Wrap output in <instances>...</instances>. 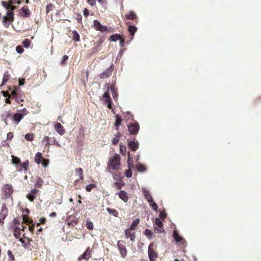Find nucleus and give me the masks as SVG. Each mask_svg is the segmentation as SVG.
<instances>
[{"label":"nucleus","mask_w":261,"mask_h":261,"mask_svg":"<svg viewBox=\"0 0 261 261\" xmlns=\"http://www.w3.org/2000/svg\"><path fill=\"white\" fill-rule=\"evenodd\" d=\"M13 137V134L12 132H9L7 134V139L11 140Z\"/></svg>","instance_id":"nucleus-63"},{"label":"nucleus","mask_w":261,"mask_h":261,"mask_svg":"<svg viewBox=\"0 0 261 261\" xmlns=\"http://www.w3.org/2000/svg\"><path fill=\"white\" fill-rule=\"evenodd\" d=\"M16 49L17 52L19 54H21L23 51V49L21 46H17Z\"/></svg>","instance_id":"nucleus-59"},{"label":"nucleus","mask_w":261,"mask_h":261,"mask_svg":"<svg viewBox=\"0 0 261 261\" xmlns=\"http://www.w3.org/2000/svg\"><path fill=\"white\" fill-rule=\"evenodd\" d=\"M72 40L75 42L80 41V35L78 33V32L74 30V31H72Z\"/></svg>","instance_id":"nucleus-28"},{"label":"nucleus","mask_w":261,"mask_h":261,"mask_svg":"<svg viewBox=\"0 0 261 261\" xmlns=\"http://www.w3.org/2000/svg\"><path fill=\"white\" fill-rule=\"evenodd\" d=\"M125 17L127 20H136L138 22V19L136 14L134 11H129L125 14Z\"/></svg>","instance_id":"nucleus-15"},{"label":"nucleus","mask_w":261,"mask_h":261,"mask_svg":"<svg viewBox=\"0 0 261 261\" xmlns=\"http://www.w3.org/2000/svg\"><path fill=\"white\" fill-rule=\"evenodd\" d=\"M20 231L21 229L19 227H15L14 228L13 234L16 239L19 238L21 235Z\"/></svg>","instance_id":"nucleus-34"},{"label":"nucleus","mask_w":261,"mask_h":261,"mask_svg":"<svg viewBox=\"0 0 261 261\" xmlns=\"http://www.w3.org/2000/svg\"><path fill=\"white\" fill-rule=\"evenodd\" d=\"M87 2L92 6H94L96 5V0H87Z\"/></svg>","instance_id":"nucleus-61"},{"label":"nucleus","mask_w":261,"mask_h":261,"mask_svg":"<svg viewBox=\"0 0 261 261\" xmlns=\"http://www.w3.org/2000/svg\"><path fill=\"white\" fill-rule=\"evenodd\" d=\"M125 175L128 178L131 177L132 176V169H128V170H126L125 172Z\"/></svg>","instance_id":"nucleus-54"},{"label":"nucleus","mask_w":261,"mask_h":261,"mask_svg":"<svg viewBox=\"0 0 261 261\" xmlns=\"http://www.w3.org/2000/svg\"><path fill=\"white\" fill-rule=\"evenodd\" d=\"M12 162L13 164L16 165V168H19V166L21 163L20 159L14 155H12Z\"/></svg>","instance_id":"nucleus-30"},{"label":"nucleus","mask_w":261,"mask_h":261,"mask_svg":"<svg viewBox=\"0 0 261 261\" xmlns=\"http://www.w3.org/2000/svg\"><path fill=\"white\" fill-rule=\"evenodd\" d=\"M39 192V190L36 189H32L30 193L28 194L26 197L30 201H33L36 199Z\"/></svg>","instance_id":"nucleus-11"},{"label":"nucleus","mask_w":261,"mask_h":261,"mask_svg":"<svg viewBox=\"0 0 261 261\" xmlns=\"http://www.w3.org/2000/svg\"><path fill=\"white\" fill-rule=\"evenodd\" d=\"M46 222V219L44 217L40 219V223H37V226L40 225V224H44Z\"/></svg>","instance_id":"nucleus-62"},{"label":"nucleus","mask_w":261,"mask_h":261,"mask_svg":"<svg viewBox=\"0 0 261 261\" xmlns=\"http://www.w3.org/2000/svg\"><path fill=\"white\" fill-rule=\"evenodd\" d=\"M86 226L87 228L90 230L93 229L94 226L93 223L91 221H87L86 222Z\"/></svg>","instance_id":"nucleus-47"},{"label":"nucleus","mask_w":261,"mask_h":261,"mask_svg":"<svg viewBox=\"0 0 261 261\" xmlns=\"http://www.w3.org/2000/svg\"><path fill=\"white\" fill-rule=\"evenodd\" d=\"M155 224L160 228L162 227L163 226V223L162 221L160 220V218H155Z\"/></svg>","instance_id":"nucleus-49"},{"label":"nucleus","mask_w":261,"mask_h":261,"mask_svg":"<svg viewBox=\"0 0 261 261\" xmlns=\"http://www.w3.org/2000/svg\"><path fill=\"white\" fill-rule=\"evenodd\" d=\"M21 12L20 15L22 17H29L30 16V11L26 6H23L21 9Z\"/></svg>","instance_id":"nucleus-16"},{"label":"nucleus","mask_w":261,"mask_h":261,"mask_svg":"<svg viewBox=\"0 0 261 261\" xmlns=\"http://www.w3.org/2000/svg\"><path fill=\"white\" fill-rule=\"evenodd\" d=\"M54 6L51 3L47 4L46 6V14H48L50 11L54 10Z\"/></svg>","instance_id":"nucleus-40"},{"label":"nucleus","mask_w":261,"mask_h":261,"mask_svg":"<svg viewBox=\"0 0 261 261\" xmlns=\"http://www.w3.org/2000/svg\"><path fill=\"white\" fill-rule=\"evenodd\" d=\"M114 70V65L112 64L108 69L105 70L103 72L101 73L99 77L100 79H106L110 77Z\"/></svg>","instance_id":"nucleus-6"},{"label":"nucleus","mask_w":261,"mask_h":261,"mask_svg":"<svg viewBox=\"0 0 261 261\" xmlns=\"http://www.w3.org/2000/svg\"><path fill=\"white\" fill-rule=\"evenodd\" d=\"M143 194H144V196L145 197V198L147 199V201L148 202H152V200L153 199L149 191H146V190L144 191Z\"/></svg>","instance_id":"nucleus-31"},{"label":"nucleus","mask_w":261,"mask_h":261,"mask_svg":"<svg viewBox=\"0 0 261 261\" xmlns=\"http://www.w3.org/2000/svg\"><path fill=\"white\" fill-rule=\"evenodd\" d=\"M137 28L135 25L129 24L128 27V31L130 33V35L132 36V38H133L135 33L137 31Z\"/></svg>","instance_id":"nucleus-25"},{"label":"nucleus","mask_w":261,"mask_h":261,"mask_svg":"<svg viewBox=\"0 0 261 261\" xmlns=\"http://www.w3.org/2000/svg\"><path fill=\"white\" fill-rule=\"evenodd\" d=\"M122 37L120 35V34H113L112 35L110 38V39L112 41H116L118 40H120L121 39Z\"/></svg>","instance_id":"nucleus-35"},{"label":"nucleus","mask_w":261,"mask_h":261,"mask_svg":"<svg viewBox=\"0 0 261 261\" xmlns=\"http://www.w3.org/2000/svg\"><path fill=\"white\" fill-rule=\"evenodd\" d=\"M23 221L27 224H29L32 223V221H29L25 215H22Z\"/></svg>","instance_id":"nucleus-55"},{"label":"nucleus","mask_w":261,"mask_h":261,"mask_svg":"<svg viewBox=\"0 0 261 261\" xmlns=\"http://www.w3.org/2000/svg\"><path fill=\"white\" fill-rule=\"evenodd\" d=\"M43 159L42 153L38 152L36 153L35 157V161L37 164H40L41 163V160Z\"/></svg>","instance_id":"nucleus-26"},{"label":"nucleus","mask_w":261,"mask_h":261,"mask_svg":"<svg viewBox=\"0 0 261 261\" xmlns=\"http://www.w3.org/2000/svg\"><path fill=\"white\" fill-rule=\"evenodd\" d=\"M119 198L122 200L124 202H127L128 200L127 193L124 191H120L119 193Z\"/></svg>","instance_id":"nucleus-22"},{"label":"nucleus","mask_w":261,"mask_h":261,"mask_svg":"<svg viewBox=\"0 0 261 261\" xmlns=\"http://www.w3.org/2000/svg\"><path fill=\"white\" fill-rule=\"evenodd\" d=\"M150 206L151 207V208L154 210L155 211H156L158 208V206L157 204L153 201V200H152V202H149Z\"/></svg>","instance_id":"nucleus-51"},{"label":"nucleus","mask_w":261,"mask_h":261,"mask_svg":"<svg viewBox=\"0 0 261 261\" xmlns=\"http://www.w3.org/2000/svg\"><path fill=\"white\" fill-rule=\"evenodd\" d=\"M159 217L160 219L164 220L166 217V214L165 212H161L159 214Z\"/></svg>","instance_id":"nucleus-58"},{"label":"nucleus","mask_w":261,"mask_h":261,"mask_svg":"<svg viewBox=\"0 0 261 261\" xmlns=\"http://www.w3.org/2000/svg\"><path fill=\"white\" fill-rule=\"evenodd\" d=\"M154 242H152L148 246V254L149 261H155L158 257V253L154 249Z\"/></svg>","instance_id":"nucleus-2"},{"label":"nucleus","mask_w":261,"mask_h":261,"mask_svg":"<svg viewBox=\"0 0 261 261\" xmlns=\"http://www.w3.org/2000/svg\"><path fill=\"white\" fill-rule=\"evenodd\" d=\"M50 144L55 145L56 146L59 147L61 146V144L57 141H56V139H54L53 141H51V142H50Z\"/></svg>","instance_id":"nucleus-57"},{"label":"nucleus","mask_w":261,"mask_h":261,"mask_svg":"<svg viewBox=\"0 0 261 261\" xmlns=\"http://www.w3.org/2000/svg\"><path fill=\"white\" fill-rule=\"evenodd\" d=\"M43 184V180L40 177H38L35 184V188L42 189Z\"/></svg>","instance_id":"nucleus-36"},{"label":"nucleus","mask_w":261,"mask_h":261,"mask_svg":"<svg viewBox=\"0 0 261 261\" xmlns=\"http://www.w3.org/2000/svg\"><path fill=\"white\" fill-rule=\"evenodd\" d=\"M83 14H84V15L85 16V17H87L89 14V10H88V9L87 8H85L83 11Z\"/></svg>","instance_id":"nucleus-64"},{"label":"nucleus","mask_w":261,"mask_h":261,"mask_svg":"<svg viewBox=\"0 0 261 261\" xmlns=\"http://www.w3.org/2000/svg\"><path fill=\"white\" fill-rule=\"evenodd\" d=\"M68 59V56H67V55H64L63 56V57H62V61H61V64L62 65H64L65 61Z\"/></svg>","instance_id":"nucleus-60"},{"label":"nucleus","mask_w":261,"mask_h":261,"mask_svg":"<svg viewBox=\"0 0 261 261\" xmlns=\"http://www.w3.org/2000/svg\"><path fill=\"white\" fill-rule=\"evenodd\" d=\"M128 129L130 134H137L139 130V125L138 123H133L129 125Z\"/></svg>","instance_id":"nucleus-10"},{"label":"nucleus","mask_w":261,"mask_h":261,"mask_svg":"<svg viewBox=\"0 0 261 261\" xmlns=\"http://www.w3.org/2000/svg\"><path fill=\"white\" fill-rule=\"evenodd\" d=\"M106 86L107 87V91L103 94V98L105 102L108 104V107L110 109H111L112 108V99L110 96V93L109 92L110 88L109 84H106Z\"/></svg>","instance_id":"nucleus-5"},{"label":"nucleus","mask_w":261,"mask_h":261,"mask_svg":"<svg viewBox=\"0 0 261 261\" xmlns=\"http://www.w3.org/2000/svg\"><path fill=\"white\" fill-rule=\"evenodd\" d=\"M14 20V13L12 11H8L7 15L4 16L3 18V21L4 22H12Z\"/></svg>","instance_id":"nucleus-14"},{"label":"nucleus","mask_w":261,"mask_h":261,"mask_svg":"<svg viewBox=\"0 0 261 261\" xmlns=\"http://www.w3.org/2000/svg\"><path fill=\"white\" fill-rule=\"evenodd\" d=\"M24 117V115L20 113L15 114L13 117L14 120L16 124H18L20 121Z\"/></svg>","instance_id":"nucleus-21"},{"label":"nucleus","mask_w":261,"mask_h":261,"mask_svg":"<svg viewBox=\"0 0 261 261\" xmlns=\"http://www.w3.org/2000/svg\"><path fill=\"white\" fill-rule=\"evenodd\" d=\"M55 129L60 135H63L65 133V129L60 123H57L55 124Z\"/></svg>","instance_id":"nucleus-17"},{"label":"nucleus","mask_w":261,"mask_h":261,"mask_svg":"<svg viewBox=\"0 0 261 261\" xmlns=\"http://www.w3.org/2000/svg\"><path fill=\"white\" fill-rule=\"evenodd\" d=\"M107 211L110 214L116 217H118V212L116 210L111 208H107Z\"/></svg>","instance_id":"nucleus-37"},{"label":"nucleus","mask_w":261,"mask_h":261,"mask_svg":"<svg viewBox=\"0 0 261 261\" xmlns=\"http://www.w3.org/2000/svg\"><path fill=\"white\" fill-rule=\"evenodd\" d=\"M29 162L28 160H26L25 162L22 163H20L19 166V168H18V171H22L24 170V171H27L28 169Z\"/></svg>","instance_id":"nucleus-20"},{"label":"nucleus","mask_w":261,"mask_h":261,"mask_svg":"<svg viewBox=\"0 0 261 261\" xmlns=\"http://www.w3.org/2000/svg\"><path fill=\"white\" fill-rule=\"evenodd\" d=\"M94 28L97 30L101 32H105L107 31V28L106 26L102 25L100 22L97 20H94L93 21Z\"/></svg>","instance_id":"nucleus-9"},{"label":"nucleus","mask_w":261,"mask_h":261,"mask_svg":"<svg viewBox=\"0 0 261 261\" xmlns=\"http://www.w3.org/2000/svg\"><path fill=\"white\" fill-rule=\"evenodd\" d=\"M144 235H145L149 240H151L153 232L149 229H145L144 232Z\"/></svg>","instance_id":"nucleus-38"},{"label":"nucleus","mask_w":261,"mask_h":261,"mask_svg":"<svg viewBox=\"0 0 261 261\" xmlns=\"http://www.w3.org/2000/svg\"><path fill=\"white\" fill-rule=\"evenodd\" d=\"M124 233L126 239H129L132 242L135 241L136 233L134 230L127 228L124 230Z\"/></svg>","instance_id":"nucleus-7"},{"label":"nucleus","mask_w":261,"mask_h":261,"mask_svg":"<svg viewBox=\"0 0 261 261\" xmlns=\"http://www.w3.org/2000/svg\"><path fill=\"white\" fill-rule=\"evenodd\" d=\"M75 171L76 173L79 175V177H80L79 179H77L74 181V185H76V184H77L79 182L80 180H82L83 179V170L82 168H78L75 169Z\"/></svg>","instance_id":"nucleus-18"},{"label":"nucleus","mask_w":261,"mask_h":261,"mask_svg":"<svg viewBox=\"0 0 261 261\" xmlns=\"http://www.w3.org/2000/svg\"><path fill=\"white\" fill-rule=\"evenodd\" d=\"M7 254L9 258V261H15V257L11 250H8Z\"/></svg>","instance_id":"nucleus-50"},{"label":"nucleus","mask_w":261,"mask_h":261,"mask_svg":"<svg viewBox=\"0 0 261 261\" xmlns=\"http://www.w3.org/2000/svg\"><path fill=\"white\" fill-rule=\"evenodd\" d=\"M137 169L138 171H141V172L144 171L146 170V167L144 165L140 164V163H138L137 165Z\"/></svg>","instance_id":"nucleus-41"},{"label":"nucleus","mask_w":261,"mask_h":261,"mask_svg":"<svg viewBox=\"0 0 261 261\" xmlns=\"http://www.w3.org/2000/svg\"><path fill=\"white\" fill-rule=\"evenodd\" d=\"M98 3L102 6V8L103 10H105L106 9V5L107 4V0H97Z\"/></svg>","instance_id":"nucleus-43"},{"label":"nucleus","mask_w":261,"mask_h":261,"mask_svg":"<svg viewBox=\"0 0 261 261\" xmlns=\"http://www.w3.org/2000/svg\"><path fill=\"white\" fill-rule=\"evenodd\" d=\"M128 159H127V167L129 169H133L134 168V165L133 161L130 156V153H127Z\"/></svg>","instance_id":"nucleus-32"},{"label":"nucleus","mask_w":261,"mask_h":261,"mask_svg":"<svg viewBox=\"0 0 261 261\" xmlns=\"http://www.w3.org/2000/svg\"><path fill=\"white\" fill-rule=\"evenodd\" d=\"M128 146L132 151H135L138 149L139 147V144L138 142H135L134 141H129L128 143Z\"/></svg>","instance_id":"nucleus-19"},{"label":"nucleus","mask_w":261,"mask_h":261,"mask_svg":"<svg viewBox=\"0 0 261 261\" xmlns=\"http://www.w3.org/2000/svg\"><path fill=\"white\" fill-rule=\"evenodd\" d=\"M34 136L33 134H27L25 135V139L28 141H32L34 139Z\"/></svg>","instance_id":"nucleus-44"},{"label":"nucleus","mask_w":261,"mask_h":261,"mask_svg":"<svg viewBox=\"0 0 261 261\" xmlns=\"http://www.w3.org/2000/svg\"><path fill=\"white\" fill-rule=\"evenodd\" d=\"M120 165V157L119 155L115 154L113 156L109 158L107 169L109 172H111L113 170H119Z\"/></svg>","instance_id":"nucleus-1"},{"label":"nucleus","mask_w":261,"mask_h":261,"mask_svg":"<svg viewBox=\"0 0 261 261\" xmlns=\"http://www.w3.org/2000/svg\"><path fill=\"white\" fill-rule=\"evenodd\" d=\"M79 221V219L75 216L71 215L67 218V223L68 225H75L77 224Z\"/></svg>","instance_id":"nucleus-12"},{"label":"nucleus","mask_w":261,"mask_h":261,"mask_svg":"<svg viewBox=\"0 0 261 261\" xmlns=\"http://www.w3.org/2000/svg\"><path fill=\"white\" fill-rule=\"evenodd\" d=\"M8 210L7 206L3 204L1 211L0 212V223L2 224H4V221L8 215Z\"/></svg>","instance_id":"nucleus-8"},{"label":"nucleus","mask_w":261,"mask_h":261,"mask_svg":"<svg viewBox=\"0 0 261 261\" xmlns=\"http://www.w3.org/2000/svg\"><path fill=\"white\" fill-rule=\"evenodd\" d=\"M140 223V219L137 218L134 220L130 225L129 228L130 230H135L136 229V227L138 226Z\"/></svg>","instance_id":"nucleus-27"},{"label":"nucleus","mask_w":261,"mask_h":261,"mask_svg":"<svg viewBox=\"0 0 261 261\" xmlns=\"http://www.w3.org/2000/svg\"><path fill=\"white\" fill-rule=\"evenodd\" d=\"M104 39L102 37H100L99 40L98 41H96V51H97V48L100 46L102 43V42L103 41Z\"/></svg>","instance_id":"nucleus-53"},{"label":"nucleus","mask_w":261,"mask_h":261,"mask_svg":"<svg viewBox=\"0 0 261 261\" xmlns=\"http://www.w3.org/2000/svg\"><path fill=\"white\" fill-rule=\"evenodd\" d=\"M120 136V133L119 132H118L117 134L116 135L115 137L112 140V144L114 145L117 144L119 142Z\"/></svg>","instance_id":"nucleus-39"},{"label":"nucleus","mask_w":261,"mask_h":261,"mask_svg":"<svg viewBox=\"0 0 261 261\" xmlns=\"http://www.w3.org/2000/svg\"><path fill=\"white\" fill-rule=\"evenodd\" d=\"M122 119L121 116L118 115L116 116V120L115 122V125L116 126V130H118V127L121 123Z\"/></svg>","instance_id":"nucleus-33"},{"label":"nucleus","mask_w":261,"mask_h":261,"mask_svg":"<svg viewBox=\"0 0 261 261\" xmlns=\"http://www.w3.org/2000/svg\"><path fill=\"white\" fill-rule=\"evenodd\" d=\"M10 77V75L9 72L8 71H6L4 74L2 85H5L8 82Z\"/></svg>","instance_id":"nucleus-29"},{"label":"nucleus","mask_w":261,"mask_h":261,"mask_svg":"<svg viewBox=\"0 0 261 261\" xmlns=\"http://www.w3.org/2000/svg\"><path fill=\"white\" fill-rule=\"evenodd\" d=\"M95 187L96 185L93 184H89V185L86 186V190L88 192H91L92 189L94 188Z\"/></svg>","instance_id":"nucleus-52"},{"label":"nucleus","mask_w":261,"mask_h":261,"mask_svg":"<svg viewBox=\"0 0 261 261\" xmlns=\"http://www.w3.org/2000/svg\"><path fill=\"white\" fill-rule=\"evenodd\" d=\"M12 1H9V2H3V6L7 9H10L11 4H12Z\"/></svg>","instance_id":"nucleus-42"},{"label":"nucleus","mask_w":261,"mask_h":261,"mask_svg":"<svg viewBox=\"0 0 261 261\" xmlns=\"http://www.w3.org/2000/svg\"><path fill=\"white\" fill-rule=\"evenodd\" d=\"M120 152L122 155H125V146L123 145L122 143L120 144Z\"/></svg>","instance_id":"nucleus-48"},{"label":"nucleus","mask_w":261,"mask_h":261,"mask_svg":"<svg viewBox=\"0 0 261 261\" xmlns=\"http://www.w3.org/2000/svg\"><path fill=\"white\" fill-rule=\"evenodd\" d=\"M109 89H110L111 91L112 92V96L113 97V98L114 99H117V97H118V94H117V88H116L115 84H112L111 85V86L110 87Z\"/></svg>","instance_id":"nucleus-23"},{"label":"nucleus","mask_w":261,"mask_h":261,"mask_svg":"<svg viewBox=\"0 0 261 261\" xmlns=\"http://www.w3.org/2000/svg\"><path fill=\"white\" fill-rule=\"evenodd\" d=\"M118 249L119 251L121 256L125 258L127 255V251L125 245V242L123 241H118L117 243Z\"/></svg>","instance_id":"nucleus-4"},{"label":"nucleus","mask_w":261,"mask_h":261,"mask_svg":"<svg viewBox=\"0 0 261 261\" xmlns=\"http://www.w3.org/2000/svg\"><path fill=\"white\" fill-rule=\"evenodd\" d=\"M91 255H92V250L90 248V247H88L86 249L85 252L79 257V260H80L82 259H86V260L88 259L91 257Z\"/></svg>","instance_id":"nucleus-13"},{"label":"nucleus","mask_w":261,"mask_h":261,"mask_svg":"<svg viewBox=\"0 0 261 261\" xmlns=\"http://www.w3.org/2000/svg\"><path fill=\"white\" fill-rule=\"evenodd\" d=\"M173 236L177 243H180L184 240L182 237H180L177 230H174L173 232Z\"/></svg>","instance_id":"nucleus-24"},{"label":"nucleus","mask_w":261,"mask_h":261,"mask_svg":"<svg viewBox=\"0 0 261 261\" xmlns=\"http://www.w3.org/2000/svg\"><path fill=\"white\" fill-rule=\"evenodd\" d=\"M3 191L4 192L3 197L8 199L13 193V187L10 184H5L3 186Z\"/></svg>","instance_id":"nucleus-3"},{"label":"nucleus","mask_w":261,"mask_h":261,"mask_svg":"<svg viewBox=\"0 0 261 261\" xmlns=\"http://www.w3.org/2000/svg\"><path fill=\"white\" fill-rule=\"evenodd\" d=\"M22 44L24 47L28 48L31 44L30 40L29 39H25L22 42Z\"/></svg>","instance_id":"nucleus-45"},{"label":"nucleus","mask_w":261,"mask_h":261,"mask_svg":"<svg viewBox=\"0 0 261 261\" xmlns=\"http://www.w3.org/2000/svg\"><path fill=\"white\" fill-rule=\"evenodd\" d=\"M41 163H42V166H44V167H46L48 165L49 161L47 159H43L42 161L41 162Z\"/></svg>","instance_id":"nucleus-56"},{"label":"nucleus","mask_w":261,"mask_h":261,"mask_svg":"<svg viewBox=\"0 0 261 261\" xmlns=\"http://www.w3.org/2000/svg\"><path fill=\"white\" fill-rule=\"evenodd\" d=\"M49 137L47 136L44 137L42 140V142L45 143L46 146H49L50 145V142H49Z\"/></svg>","instance_id":"nucleus-46"}]
</instances>
